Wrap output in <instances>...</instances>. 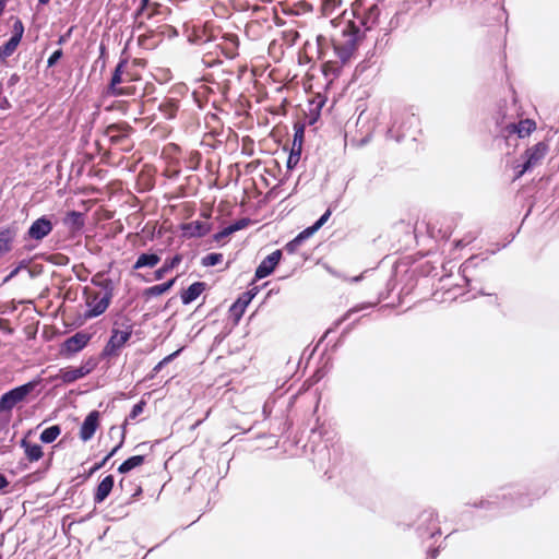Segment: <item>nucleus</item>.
Returning <instances> with one entry per match:
<instances>
[{
    "mask_svg": "<svg viewBox=\"0 0 559 559\" xmlns=\"http://www.w3.org/2000/svg\"><path fill=\"white\" fill-rule=\"evenodd\" d=\"M14 31H15V33H14V34H16V33H20V32H21V36L23 35V31H24V28H23V25H22V23H21L20 21H16V22H15V24H14Z\"/></svg>",
    "mask_w": 559,
    "mask_h": 559,
    "instance_id": "obj_28",
    "label": "nucleus"
},
{
    "mask_svg": "<svg viewBox=\"0 0 559 559\" xmlns=\"http://www.w3.org/2000/svg\"><path fill=\"white\" fill-rule=\"evenodd\" d=\"M22 447L25 450L26 457L31 461H38L43 456L41 448L38 444H32L23 439Z\"/></svg>",
    "mask_w": 559,
    "mask_h": 559,
    "instance_id": "obj_12",
    "label": "nucleus"
},
{
    "mask_svg": "<svg viewBox=\"0 0 559 559\" xmlns=\"http://www.w3.org/2000/svg\"><path fill=\"white\" fill-rule=\"evenodd\" d=\"M204 290V284L197 282L188 287V289L181 295L183 304H190L197 299Z\"/></svg>",
    "mask_w": 559,
    "mask_h": 559,
    "instance_id": "obj_9",
    "label": "nucleus"
},
{
    "mask_svg": "<svg viewBox=\"0 0 559 559\" xmlns=\"http://www.w3.org/2000/svg\"><path fill=\"white\" fill-rule=\"evenodd\" d=\"M90 341V336L85 333H78L63 343V350L67 353H76L82 349Z\"/></svg>",
    "mask_w": 559,
    "mask_h": 559,
    "instance_id": "obj_6",
    "label": "nucleus"
},
{
    "mask_svg": "<svg viewBox=\"0 0 559 559\" xmlns=\"http://www.w3.org/2000/svg\"><path fill=\"white\" fill-rule=\"evenodd\" d=\"M159 262V257L157 254H142L139 257L138 261L135 262L134 267L140 269L144 266L153 267Z\"/></svg>",
    "mask_w": 559,
    "mask_h": 559,
    "instance_id": "obj_14",
    "label": "nucleus"
},
{
    "mask_svg": "<svg viewBox=\"0 0 559 559\" xmlns=\"http://www.w3.org/2000/svg\"><path fill=\"white\" fill-rule=\"evenodd\" d=\"M21 40V32L14 34L10 40L0 48V61H3L7 57H9L17 47Z\"/></svg>",
    "mask_w": 559,
    "mask_h": 559,
    "instance_id": "obj_11",
    "label": "nucleus"
},
{
    "mask_svg": "<svg viewBox=\"0 0 559 559\" xmlns=\"http://www.w3.org/2000/svg\"><path fill=\"white\" fill-rule=\"evenodd\" d=\"M221 261H222V254L212 253V254L206 255L203 259V264L206 266H212V265L219 263Z\"/></svg>",
    "mask_w": 559,
    "mask_h": 559,
    "instance_id": "obj_18",
    "label": "nucleus"
},
{
    "mask_svg": "<svg viewBox=\"0 0 559 559\" xmlns=\"http://www.w3.org/2000/svg\"><path fill=\"white\" fill-rule=\"evenodd\" d=\"M122 443H123V440H120L116 448L117 449L120 448Z\"/></svg>",
    "mask_w": 559,
    "mask_h": 559,
    "instance_id": "obj_34",
    "label": "nucleus"
},
{
    "mask_svg": "<svg viewBox=\"0 0 559 559\" xmlns=\"http://www.w3.org/2000/svg\"><path fill=\"white\" fill-rule=\"evenodd\" d=\"M117 448L112 449L111 453L109 454V456H111L115 452H116Z\"/></svg>",
    "mask_w": 559,
    "mask_h": 559,
    "instance_id": "obj_37",
    "label": "nucleus"
},
{
    "mask_svg": "<svg viewBox=\"0 0 559 559\" xmlns=\"http://www.w3.org/2000/svg\"><path fill=\"white\" fill-rule=\"evenodd\" d=\"M122 443H123V440H120L116 448L117 449L120 448Z\"/></svg>",
    "mask_w": 559,
    "mask_h": 559,
    "instance_id": "obj_36",
    "label": "nucleus"
},
{
    "mask_svg": "<svg viewBox=\"0 0 559 559\" xmlns=\"http://www.w3.org/2000/svg\"><path fill=\"white\" fill-rule=\"evenodd\" d=\"M331 215V212L330 211H326L322 216L321 218L314 224V226L317 227V229H319L330 217Z\"/></svg>",
    "mask_w": 559,
    "mask_h": 559,
    "instance_id": "obj_24",
    "label": "nucleus"
},
{
    "mask_svg": "<svg viewBox=\"0 0 559 559\" xmlns=\"http://www.w3.org/2000/svg\"><path fill=\"white\" fill-rule=\"evenodd\" d=\"M187 229H189V230H195V231H191V233H190V235H191V236H201V235H203V234H204V231H205V229H204L202 226L198 225V224H197L194 227H193L192 225H189V226L187 227Z\"/></svg>",
    "mask_w": 559,
    "mask_h": 559,
    "instance_id": "obj_22",
    "label": "nucleus"
},
{
    "mask_svg": "<svg viewBox=\"0 0 559 559\" xmlns=\"http://www.w3.org/2000/svg\"><path fill=\"white\" fill-rule=\"evenodd\" d=\"M548 152V144L546 142H539L534 147H532L528 152L526 158V170L539 164Z\"/></svg>",
    "mask_w": 559,
    "mask_h": 559,
    "instance_id": "obj_5",
    "label": "nucleus"
},
{
    "mask_svg": "<svg viewBox=\"0 0 559 559\" xmlns=\"http://www.w3.org/2000/svg\"><path fill=\"white\" fill-rule=\"evenodd\" d=\"M317 227L313 225L311 227H308L306 228L305 230H302L294 240V242H299L310 236H312L316 231H317Z\"/></svg>",
    "mask_w": 559,
    "mask_h": 559,
    "instance_id": "obj_19",
    "label": "nucleus"
},
{
    "mask_svg": "<svg viewBox=\"0 0 559 559\" xmlns=\"http://www.w3.org/2000/svg\"><path fill=\"white\" fill-rule=\"evenodd\" d=\"M109 299L107 296L95 297L92 301L88 302V310L86 316L90 318L97 317L102 314L108 307Z\"/></svg>",
    "mask_w": 559,
    "mask_h": 559,
    "instance_id": "obj_7",
    "label": "nucleus"
},
{
    "mask_svg": "<svg viewBox=\"0 0 559 559\" xmlns=\"http://www.w3.org/2000/svg\"><path fill=\"white\" fill-rule=\"evenodd\" d=\"M238 227H236L237 229ZM233 230H235V228H230L229 230H227V233H233Z\"/></svg>",
    "mask_w": 559,
    "mask_h": 559,
    "instance_id": "obj_38",
    "label": "nucleus"
},
{
    "mask_svg": "<svg viewBox=\"0 0 559 559\" xmlns=\"http://www.w3.org/2000/svg\"><path fill=\"white\" fill-rule=\"evenodd\" d=\"M122 443H123V440H120L116 448L117 449L120 448Z\"/></svg>",
    "mask_w": 559,
    "mask_h": 559,
    "instance_id": "obj_33",
    "label": "nucleus"
},
{
    "mask_svg": "<svg viewBox=\"0 0 559 559\" xmlns=\"http://www.w3.org/2000/svg\"><path fill=\"white\" fill-rule=\"evenodd\" d=\"M3 1H4V0H0V4H2V2H3Z\"/></svg>",
    "mask_w": 559,
    "mask_h": 559,
    "instance_id": "obj_39",
    "label": "nucleus"
},
{
    "mask_svg": "<svg viewBox=\"0 0 559 559\" xmlns=\"http://www.w3.org/2000/svg\"><path fill=\"white\" fill-rule=\"evenodd\" d=\"M130 332L128 331H115L109 340L106 350L110 354L116 352L128 342Z\"/></svg>",
    "mask_w": 559,
    "mask_h": 559,
    "instance_id": "obj_8",
    "label": "nucleus"
},
{
    "mask_svg": "<svg viewBox=\"0 0 559 559\" xmlns=\"http://www.w3.org/2000/svg\"><path fill=\"white\" fill-rule=\"evenodd\" d=\"M8 481L4 478V476L0 475V489L4 488L7 486Z\"/></svg>",
    "mask_w": 559,
    "mask_h": 559,
    "instance_id": "obj_30",
    "label": "nucleus"
},
{
    "mask_svg": "<svg viewBox=\"0 0 559 559\" xmlns=\"http://www.w3.org/2000/svg\"><path fill=\"white\" fill-rule=\"evenodd\" d=\"M143 462V457L140 455L132 456L124 461L118 468L120 473H127L131 471L132 468L141 465Z\"/></svg>",
    "mask_w": 559,
    "mask_h": 559,
    "instance_id": "obj_15",
    "label": "nucleus"
},
{
    "mask_svg": "<svg viewBox=\"0 0 559 559\" xmlns=\"http://www.w3.org/2000/svg\"><path fill=\"white\" fill-rule=\"evenodd\" d=\"M99 425V414L98 412H91L86 418L84 419L81 429H80V438L83 441L90 440L94 432L96 431Z\"/></svg>",
    "mask_w": 559,
    "mask_h": 559,
    "instance_id": "obj_4",
    "label": "nucleus"
},
{
    "mask_svg": "<svg viewBox=\"0 0 559 559\" xmlns=\"http://www.w3.org/2000/svg\"><path fill=\"white\" fill-rule=\"evenodd\" d=\"M70 216H71L74 221H78V219L80 218V217H79V215H76L75 213H72Z\"/></svg>",
    "mask_w": 559,
    "mask_h": 559,
    "instance_id": "obj_31",
    "label": "nucleus"
},
{
    "mask_svg": "<svg viewBox=\"0 0 559 559\" xmlns=\"http://www.w3.org/2000/svg\"><path fill=\"white\" fill-rule=\"evenodd\" d=\"M180 261V257H175L169 263L165 264L168 271L175 267Z\"/></svg>",
    "mask_w": 559,
    "mask_h": 559,
    "instance_id": "obj_26",
    "label": "nucleus"
},
{
    "mask_svg": "<svg viewBox=\"0 0 559 559\" xmlns=\"http://www.w3.org/2000/svg\"><path fill=\"white\" fill-rule=\"evenodd\" d=\"M175 280H171L165 284L153 286L146 290L147 295H162L167 292L174 284Z\"/></svg>",
    "mask_w": 559,
    "mask_h": 559,
    "instance_id": "obj_17",
    "label": "nucleus"
},
{
    "mask_svg": "<svg viewBox=\"0 0 559 559\" xmlns=\"http://www.w3.org/2000/svg\"><path fill=\"white\" fill-rule=\"evenodd\" d=\"M14 239V233L11 230H4L0 233V257L11 250V245Z\"/></svg>",
    "mask_w": 559,
    "mask_h": 559,
    "instance_id": "obj_13",
    "label": "nucleus"
},
{
    "mask_svg": "<svg viewBox=\"0 0 559 559\" xmlns=\"http://www.w3.org/2000/svg\"><path fill=\"white\" fill-rule=\"evenodd\" d=\"M122 443H123V440H120L116 448L117 449L120 448Z\"/></svg>",
    "mask_w": 559,
    "mask_h": 559,
    "instance_id": "obj_35",
    "label": "nucleus"
},
{
    "mask_svg": "<svg viewBox=\"0 0 559 559\" xmlns=\"http://www.w3.org/2000/svg\"><path fill=\"white\" fill-rule=\"evenodd\" d=\"M52 230V223L47 217L37 218L28 229V237L34 240H40Z\"/></svg>",
    "mask_w": 559,
    "mask_h": 559,
    "instance_id": "obj_2",
    "label": "nucleus"
},
{
    "mask_svg": "<svg viewBox=\"0 0 559 559\" xmlns=\"http://www.w3.org/2000/svg\"><path fill=\"white\" fill-rule=\"evenodd\" d=\"M536 129V122L531 119H526V134H530Z\"/></svg>",
    "mask_w": 559,
    "mask_h": 559,
    "instance_id": "obj_25",
    "label": "nucleus"
},
{
    "mask_svg": "<svg viewBox=\"0 0 559 559\" xmlns=\"http://www.w3.org/2000/svg\"><path fill=\"white\" fill-rule=\"evenodd\" d=\"M114 487V478L112 476H106L97 487V491L95 495L96 501H103L111 491Z\"/></svg>",
    "mask_w": 559,
    "mask_h": 559,
    "instance_id": "obj_10",
    "label": "nucleus"
},
{
    "mask_svg": "<svg viewBox=\"0 0 559 559\" xmlns=\"http://www.w3.org/2000/svg\"><path fill=\"white\" fill-rule=\"evenodd\" d=\"M61 57V51L60 50H57L55 51L48 59V66L51 67L53 66L58 60L59 58Z\"/></svg>",
    "mask_w": 559,
    "mask_h": 559,
    "instance_id": "obj_23",
    "label": "nucleus"
},
{
    "mask_svg": "<svg viewBox=\"0 0 559 559\" xmlns=\"http://www.w3.org/2000/svg\"><path fill=\"white\" fill-rule=\"evenodd\" d=\"M120 71H121V66H119V67H118L117 71H116V73H115V75H114V78H112V81H111V86H112V88H114L118 94H122V93H124L122 90H116V85H117L118 83H120V82H121Z\"/></svg>",
    "mask_w": 559,
    "mask_h": 559,
    "instance_id": "obj_20",
    "label": "nucleus"
},
{
    "mask_svg": "<svg viewBox=\"0 0 559 559\" xmlns=\"http://www.w3.org/2000/svg\"><path fill=\"white\" fill-rule=\"evenodd\" d=\"M60 435V428L58 426H51L45 429L40 435V440L45 443L55 441Z\"/></svg>",
    "mask_w": 559,
    "mask_h": 559,
    "instance_id": "obj_16",
    "label": "nucleus"
},
{
    "mask_svg": "<svg viewBox=\"0 0 559 559\" xmlns=\"http://www.w3.org/2000/svg\"><path fill=\"white\" fill-rule=\"evenodd\" d=\"M282 258V253L280 250H276L272 252L270 255H267L261 264L258 266L255 271L257 278H263L267 275H270L275 266L278 264L280 260Z\"/></svg>",
    "mask_w": 559,
    "mask_h": 559,
    "instance_id": "obj_3",
    "label": "nucleus"
},
{
    "mask_svg": "<svg viewBox=\"0 0 559 559\" xmlns=\"http://www.w3.org/2000/svg\"><path fill=\"white\" fill-rule=\"evenodd\" d=\"M33 389L34 384L27 383L8 392L2 396L0 401V408L11 409L17 403L22 402L27 396V394L32 392Z\"/></svg>",
    "mask_w": 559,
    "mask_h": 559,
    "instance_id": "obj_1",
    "label": "nucleus"
},
{
    "mask_svg": "<svg viewBox=\"0 0 559 559\" xmlns=\"http://www.w3.org/2000/svg\"><path fill=\"white\" fill-rule=\"evenodd\" d=\"M143 409V406L141 404H138L134 406L133 411H132V416L135 417L138 416Z\"/></svg>",
    "mask_w": 559,
    "mask_h": 559,
    "instance_id": "obj_29",
    "label": "nucleus"
},
{
    "mask_svg": "<svg viewBox=\"0 0 559 559\" xmlns=\"http://www.w3.org/2000/svg\"><path fill=\"white\" fill-rule=\"evenodd\" d=\"M167 271H168V269L166 267V265H164L162 269L156 271V273H155L156 278L160 280Z\"/></svg>",
    "mask_w": 559,
    "mask_h": 559,
    "instance_id": "obj_27",
    "label": "nucleus"
},
{
    "mask_svg": "<svg viewBox=\"0 0 559 559\" xmlns=\"http://www.w3.org/2000/svg\"><path fill=\"white\" fill-rule=\"evenodd\" d=\"M40 3L46 4L49 2V0H38Z\"/></svg>",
    "mask_w": 559,
    "mask_h": 559,
    "instance_id": "obj_32",
    "label": "nucleus"
},
{
    "mask_svg": "<svg viewBox=\"0 0 559 559\" xmlns=\"http://www.w3.org/2000/svg\"><path fill=\"white\" fill-rule=\"evenodd\" d=\"M82 376V373L79 371V370H73V371H67L64 374H63V379L66 381H73L78 378H80Z\"/></svg>",
    "mask_w": 559,
    "mask_h": 559,
    "instance_id": "obj_21",
    "label": "nucleus"
}]
</instances>
